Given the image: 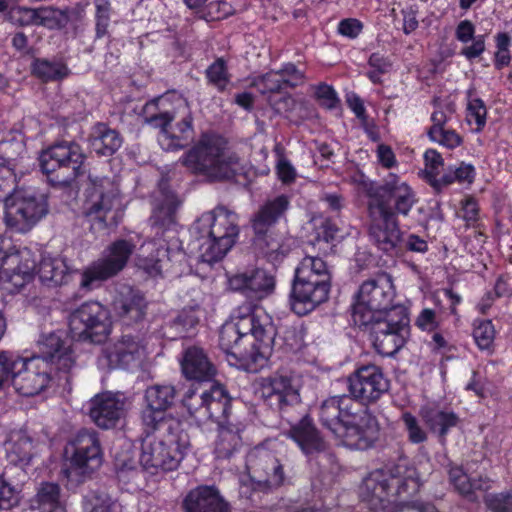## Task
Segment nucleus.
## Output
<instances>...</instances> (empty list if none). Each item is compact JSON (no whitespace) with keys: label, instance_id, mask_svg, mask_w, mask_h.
Returning <instances> with one entry per match:
<instances>
[{"label":"nucleus","instance_id":"25","mask_svg":"<svg viewBox=\"0 0 512 512\" xmlns=\"http://www.w3.org/2000/svg\"><path fill=\"white\" fill-rule=\"evenodd\" d=\"M331 283L295 277L290 304L298 315H306L328 299Z\"/></svg>","mask_w":512,"mask_h":512},{"label":"nucleus","instance_id":"19","mask_svg":"<svg viewBox=\"0 0 512 512\" xmlns=\"http://www.w3.org/2000/svg\"><path fill=\"white\" fill-rule=\"evenodd\" d=\"M228 322L244 333H250L256 341L273 345L276 330L271 317L263 308L245 302L233 310Z\"/></svg>","mask_w":512,"mask_h":512},{"label":"nucleus","instance_id":"41","mask_svg":"<svg viewBox=\"0 0 512 512\" xmlns=\"http://www.w3.org/2000/svg\"><path fill=\"white\" fill-rule=\"evenodd\" d=\"M7 455L12 463L28 464L34 455L35 442L25 430L13 431L7 443Z\"/></svg>","mask_w":512,"mask_h":512},{"label":"nucleus","instance_id":"12","mask_svg":"<svg viewBox=\"0 0 512 512\" xmlns=\"http://www.w3.org/2000/svg\"><path fill=\"white\" fill-rule=\"evenodd\" d=\"M69 329L76 340L103 343L112 331L110 313L101 303L87 301L70 314Z\"/></svg>","mask_w":512,"mask_h":512},{"label":"nucleus","instance_id":"11","mask_svg":"<svg viewBox=\"0 0 512 512\" xmlns=\"http://www.w3.org/2000/svg\"><path fill=\"white\" fill-rule=\"evenodd\" d=\"M134 249L135 244L129 240L120 239L113 242L100 258L81 271L80 288L91 291L102 282L116 276L124 269Z\"/></svg>","mask_w":512,"mask_h":512},{"label":"nucleus","instance_id":"17","mask_svg":"<svg viewBox=\"0 0 512 512\" xmlns=\"http://www.w3.org/2000/svg\"><path fill=\"white\" fill-rule=\"evenodd\" d=\"M380 427L374 415L357 406L336 438L349 448L366 450L379 438Z\"/></svg>","mask_w":512,"mask_h":512},{"label":"nucleus","instance_id":"59","mask_svg":"<svg viewBox=\"0 0 512 512\" xmlns=\"http://www.w3.org/2000/svg\"><path fill=\"white\" fill-rule=\"evenodd\" d=\"M96 7V33L98 37L106 34L110 20V1L94 0Z\"/></svg>","mask_w":512,"mask_h":512},{"label":"nucleus","instance_id":"33","mask_svg":"<svg viewBox=\"0 0 512 512\" xmlns=\"http://www.w3.org/2000/svg\"><path fill=\"white\" fill-rule=\"evenodd\" d=\"M113 308L116 315L129 325L144 318L147 302L141 293L128 288L114 299Z\"/></svg>","mask_w":512,"mask_h":512},{"label":"nucleus","instance_id":"43","mask_svg":"<svg viewBox=\"0 0 512 512\" xmlns=\"http://www.w3.org/2000/svg\"><path fill=\"white\" fill-rule=\"evenodd\" d=\"M295 277L331 283V271L318 256H305L295 269Z\"/></svg>","mask_w":512,"mask_h":512},{"label":"nucleus","instance_id":"13","mask_svg":"<svg viewBox=\"0 0 512 512\" xmlns=\"http://www.w3.org/2000/svg\"><path fill=\"white\" fill-rule=\"evenodd\" d=\"M369 325L377 352L383 356H392L403 347L409 334L407 309L402 305H395L385 313V317L377 318Z\"/></svg>","mask_w":512,"mask_h":512},{"label":"nucleus","instance_id":"38","mask_svg":"<svg viewBox=\"0 0 512 512\" xmlns=\"http://www.w3.org/2000/svg\"><path fill=\"white\" fill-rule=\"evenodd\" d=\"M288 436L298 444L305 454L324 449V441L309 417H303L299 423L292 426Z\"/></svg>","mask_w":512,"mask_h":512},{"label":"nucleus","instance_id":"53","mask_svg":"<svg viewBox=\"0 0 512 512\" xmlns=\"http://www.w3.org/2000/svg\"><path fill=\"white\" fill-rule=\"evenodd\" d=\"M402 422L407 432L408 440L413 444H420L427 440V432L419 420L409 412L402 414Z\"/></svg>","mask_w":512,"mask_h":512},{"label":"nucleus","instance_id":"8","mask_svg":"<svg viewBox=\"0 0 512 512\" xmlns=\"http://www.w3.org/2000/svg\"><path fill=\"white\" fill-rule=\"evenodd\" d=\"M395 287L387 273H380L364 281L356 294L352 306V319L355 325L369 326L375 319L385 317L393 307Z\"/></svg>","mask_w":512,"mask_h":512},{"label":"nucleus","instance_id":"63","mask_svg":"<svg viewBox=\"0 0 512 512\" xmlns=\"http://www.w3.org/2000/svg\"><path fill=\"white\" fill-rule=\"evenodd\" d=\"M462 218L468 226H477L479 220V206L472 196H466L462 201Z\"/></svg>","mask_w":512,"mask_h":512},{"label":"nucleus","instance_id":"29","mask_svg":"<svg viewBox=\"0 0 512 512\" xmlns=\"http://www.w3.org/2000/svg\"><path fill=\"white\" fill-rule=\"evenodd\" d=\"M355 408L357 404L352 397H330L324 400L319 408L320 422L337 437Z\"/></svg>","mask_w":512,"mask_h":512},{"label":"nucleus","instance_id":"51","mask_svg":"<svg viewBox=\"0 0 512 512\" xmlns=\"http://www.w3.org/2000/svg\"><path fill=\"white\" fill-rule=\"evenodd\" d=\"M350 180L354 185H356L360 192L364 193L369 198L368 205L373 204L374 202L381 203L379 198L381 185H376L361 172L354 173L350 177Z\"/></svg>","mask_w":512,"mask_h":512},{"label":"nucleus","instance_id":"47","mask_svg":"<svg viewBox=\"0 0 512 512\" xmlns=\"http://www.w3.org/2000/svg\"><path fill=\"white\" fill-rule=\"evenodd\" d=\"M68 15L60 9L53 7L38 8L37 25L48 29H60L67 25Z\"/></svg>","mask_w":512,"mask_h":512},{"label":"nucleus","instance_id":"22","mask_svg":"<svg viewBox=\"0 0 512 512\" xmlns=\"http://www.w3.org/2000/svg\"><path fill=\"white\" fill-rule=\"evenodd\" d=\"M146 356L147 348L143 339L134 335H123L103 349V359L111 368L137 369L141 367Z\"/></svg>","mask_w":512,"mask_h":512},{"label":"nucleus","instance_id":"3","mask_svg":"<svg viewBox=\"0 0 512 512\" xmlns=\"http://www.w3.org/2000/svg\"><path fill=\"white\" fill-rule=\"evenodd\" d=\"M421 480L416 467L406 459L372 471L360 486V498L371 510H386L398 498L418 492Z\"/></svg>","mask_w":512,"mask_h":512},{"label":"nucleus","instance_id":"21","mask_svg":"<svg viewBox=\"0 0 512 512\" xmlns=\"http://www.w3.org/2000/svg\"><path fill=\"white\" fill-rule=\"evenodd\" d=\"M368 215L371 240L385 252L393 250L400 240V229L395 213L383 204L374 202L368 206Z\"/></svg>","mask_w":512,"mask_h":512},{"label":"nucleus","instance_id":"45","mask_svg":"<svg viewBox=\"0 0 512 512\" xmlns=\"http://www.w3.org/2000/svg\"><path fill=\"white\" fill-rule=\"evenodd\" d=\"M33 73L44 81L62 79L68 75V68L62 63H53L44 59L33 62Z\"/></svg>","mask_w":512,"mask_h":512},{"label":"nucleus","instance_id":"2","mask_svg":"<svg viewBox=\"0 0 512 512\" xmlns=\"http://www.w3.org/2000/svg\"><path fill=\"white\" fill-rule=\"evenodd\" d=\"M145 122L160 129L158 141L166 151L180 150L194 136V118L188 101L177 93H166L144 106Z\"/></svg>","mask_w":512,"mask_h":512},{"label":"nucleus","instance_id":"31","mask_svg":"<svg viewBox=\"0 0 512 512\" xmlns=\"http://www.w3.org/2000/svg\"><path fill=\"white\" fill-rule=\"evenodd\" d=\"M300 378L295 374H277L263 384V394L275 398L280 408L300 401Z\"/></svg>","mask_w":512,"mask_h":512},{"label":"nucleus","instance_id":"28","mask_svg":"<svg viewBox=\"0 0 512 512\" xmlns=\"http://www.w3.org/2000/svg\"><path fill=\"white\" fill-rule=\"evenodd\" d=\"M126 398L121 394L103 393L91 401L90 417L101 428L109 429L126 413Z\"/></svg>","mask_w":512,"mask_h":512},{"label":"nucleus","instance_id":"60","mask_svg":"<svg viewBox=\"0 0 512 512\" xmlns=\"http://www.w3.org/2000/svg\"><path fill=\"white\" fill-rule=\"evenodd\" d=\"M435 106L436 110L431 115V121L433 122L431 128H444V124L455 111L454 105L452 102L442 104L441 102L435 101Z\"/></svg>","mask_w":512,"mask_h":512},{"label":"nucleus","instance_id":"54","mask_svg":"<svg viewBox=\"0 0 512 512\" xmlns=\"http://www.w3.org/2000/svg\"><path fill=\"white\" fill-rule=\"evenodd\" d=\"M253 85L263 94L279 92L284 89L283 76L279 71H270L257 77L253 81Z\"/></svg>","mask_w":512,"mask_h":512},{"label":"nucleus","instance_id":"7","mask_svg":"<svg viewBox=\"0 0 512 512\" xmlns=\"http://www.w3.org/2000/svg\"><path fill=\"white\" fill-rule=\"evenodd\" d=\"M49 212L47 195L35 188L14 190L3 205V223L12 232L25 234Z\"/></svg>","mask_w":512,"mask_h":512},{"label":"nucleus","instance_id":"55","mask_svg":"<svg viewBox=\"0 0 512 512\" xmlns=\"http://www.w3.org/2000/svg\"><path fill=\"white\" fill-rule=\"evenodd\" d=\"M476 177L475 167L471 164L462 162L458 167L451 170V173L442 177L443 184L448 185L457 181L461 184H471Z\"/></svg>","mask_w":512,"mask_h":512},{"label":"nucleus","instance_id":"49","mask_svg":"<svg viewBox=\"0 0 512 512\" xmlns=\"http://www.w3.org/2000/svg\"><path fill=\"white\" fill-rule=\"evenodd\" d=\"M21 357L10 351H0V385H12L13 374L20 364Z\"/></svg>","mask_w":512,"mask_h":512},{"label":"nucleus","instance_id":"26","mask_svg":"<svg viewBox=\"0 0 512 512\" xmlns=\"http://www.w3.org/2000/svg\"><path fill=\"white\" fill-rule=\"evenodd\" d=\"M380 202L390 211L407 217L410 211L418 202L415 192L396 174L389 173L381 185Z\"/></svg>","mask_w":512,"mask_h":512},{"label":"nucleus","instance_id":"5","mask_svg":"<svg viewBox=\"0 0 512 512\" xmlns=\"http://www.w3.org/2000/svg\"><path fill=\"white\" fill-rule=\"evenodd\" d=\"M182 164L195 173L214 179H230L244 171L240 157L216 134L204 133L181 157Z\"/></svg>","mask_w":512,"mask_h":512},{"label":"nucleus","instance_id":"36","mask_svg":"<svg viewBox=\"0 0 512 512\" xmlns=\"http://www.w3.org/2000/svg\"><path fill=\"white\" fill-rule=\"evenodd\" d=\"M31 508L37 512H66V500L58 484L41 483L31 500Z\"/></svg>","mask_w":512,"mask_h":512},{"label":"nucleus","instance_id":"18","mask_svg":"<svg viewBox=\"0 0 512 512\" xmlns=\"http://www.w3.org/2000/svg\"><path fill=\"white\" fill-rule=\"evenodd\" d=\"M176 390L172 385H152L144 393V406L141 411V421L145 430L155 432L167 422L173 420L167 418L166 411L174 404Z\"/></svg>","mask_w":512,"mask_h":512},{"label":"nucleus","instance_id":"20","mask_svg":"<svg viewBox=\"0 0 512 512\" xmlns=\"http://www.w3.org/2000/svg\"><path fill=\"white\" fill-rule=\"evenodd\" d=\"M349 392L353 399L369 404L377 401L389 389L382 369L374 364L357 368L349 377Z\"/></svg>","mask_w":512,"mask_h":512},{"label":"nucleus","instance_id":"10","mask_svg":"<svg viewBox=\"0 0 512 512\" xmlns=\"http://www.w3.org/2000/svg\"><path fill=\"white\" fill-rule=\"evenodd\" d=\"M252 339L250 333H244L227 321L220 330L219 346L226 353L228 361L231 362L232 358L241 366L256 369L266 363L272 346L260 342L256 345Z\"/></svg>","mask_w":512,"mask_h":512},{"label":"nucleus","instance_id":"34","mask_svg":"<svg viewBox=\"0 0 512 512\" xmlns=\"http://www.w3.org/2000/svg\"><path fill=\"white\" fill-rule=\"evenodd\" d=\"M186 512H227L228 506L213 487H199L184 500Z\"/></svg>","mask_w":512,"mask_h":512},{"label":"nucleus","instance_id":"50","mask_svg":"<svg viewBox=\"0 0 512 512\" xmlns=\"http://www.w3.org/2000/svg\"><path fill=\"white\" fill-rule=\"evenodd\" d=\"M206 76L210 84L219 91H224L230 82L226 64L223 59H217L206 70Z\"/></svg>","mask_w":512,"mask_h":512},{"label":"nucleus","instance_id":"48","mask_svg":"<svg viewBox=\"0 0 512 512\" xmlns=\"http://www.w3.org/2000/svg\"><path fill=\"white\" fill-rule=\"evenodd\" d=\"M258 241V245L271 262L279 261L289 251L288 245L284 244L278 237H273L272 235L259 238Z\"/></svg>","mask_w":512,"mask_h":512},{"label":"nucleus","instance_id":"1","mask_svg":"<svg viewBox=\"0 0 512 512\" xmlns=\"http://www.w3.org/2000/svg\"><path fill=\"white\" fill-rule=\"evenodd\" d=\"M183 406L198 423L212 421L218 425L215 452L218 458H227L242 445L241 433L245 426L229 419L231 400L226 389L220 384L209 387L198 386L186 392Z\"/></svg>","mask_w":512,"mask_h":512},{"label":"nucleus","instance_id":"44","mask_svg":"<svg viewBox=\"0 0 512 512\" xmlns=\"http://www.w3.org/2000/svg\"><path fill=\"white\" fill-rule=\"evenodd\" d=\"M122 145V139L118 132L98 125L90 142L92 151L101 156H110Z\"/></svg>","mask_w":512,"mask_h":512},{"label":"nucleus","instance_id":"23","mask_svg":"<svg viewBox=\"0 0 512 512\" xmlns=\"http://www.w3.org/2000/svg\"><path fill=\"white\" fill-rule=\"evenodd\" d=\"M50 381L47 365L39 357L22 358L12 378L15 391L23 396H34L43 391Z\"/></svg>","mask_w":512,"mask_h":512},{"label":"nucleus","instance_id":"16","mask_svg":"<svg viewBox=\"0 0 512 512\" xmlns=\"http://www.w3.org/2000/svg\"><path fill=\"white\" fill-rule=\"evenodd\" d=\"M0 250V278L19 289L29 282L36 268V253L28 247L11 246L9 240L2 237Z\"/></svg>","mask_w":512,"mask_h":512},{"label":"nucleus","instance_id":"35","mask_svg":"<svg viewBox=\"0 0 512 512\" xmlns=\"http://www.w3.org/2000/svg\"><path fill=\"white\" fill-rule=\"evenodd\" d=\"M181 368L188 379L207 381L215 375L213 364L199 347H190L185 351Z\"/></svg>","mask_w":512,"mask_h":512},{"label":"nucleus","instance_id":"52","mask_svg":"<svg viewBox=\"0 0 512 512\" xmlns=\"http://www.w3.org/2000/svg\"><path fill=\"white\" fill-rule=\"evenodd\" d=\"M449 479L461 495L469 500L476 498L473 491V484L461 467H451L449 470Z\"/></svg>","mask_w":512,"mask_h":512},{"label":"nucleus","instance_id":"30","mask_svg":"<svg viewBox=\"0 0 512 512\" xmlns=\"http://www.w3.org/2000/svg\"><path fill=\"white\" fill-rule=\"evenodd\" d=\"M274 285L273 276L263 269L238 273L229 278V286L232 290L242 291L256 299H262L272 293Z\"/></svg>","mask_w":512,"mask_h":512},{"label":"nucleus","instance_id":"37","mask_svg":"<svg viewBox=\"0 0 512 512\" xmlns=\"http://www.w3.org/2000/svg\"><path fill=\"white\" fill-rule=\"evenodd\" d=\"M290 200L286 195H280L268 200L254 216L253 229L255 233L265 235L268 229L274 225L287 211Z\"/></svg>","mask_w":512,"mask_h":512},{"label":"nucleus","instance_id":"46","mask_svg":"<svg viewBox=\"0 0 512 512\" xmlns=\"http://www.w3.org/2000/svg\"><path fill=\"white\" fill-rule=\"evenodd\" d=\"M120 505L104 493H91L85 497V512H120Z\"/></svg>","mask_w":512,"mask_h":512},{"label":"nucleus","instance_id":"42","mask_svg":"<svg viewBox=\"0 0 512 512\" xmlns=\"http://www.w3.org/2000/svg\"><path fill=\"white\" fill-rule=\"evenodd\" d=\"M178 201L172 192L162 191L161 199H157L153 214L151 217L152 225L156 228V235L160 230L166 231L174 224L175 211Z\"/></svg>","mask_w":512,"mask_h":512},{"label":"nucleus","instance_id":"27","mask_svg":"<svg viewBox=\"0 0 512 512\" xmlns=\"http://www.w3.org/2000/svg\"><path fill=\"white\" fill-rule=\"evenodd\" d=\"M119 190L117 185L107 177L90 180L86 190L84 211L87 216L96 215L100 222L118 203Z\"/></svg>","mask_w":512,"mask_h":512},{"label":"nucleus","instance_id":"9","mask_svg":"<svg viewBox=\"0 0 512 512\" xmlns=\"http://www.w3.org/2000/svg\"><path fill=\"white\" fill-rule=\"evenodd\" d=\"M67 478L85 477L102 464V449L95 431L82 430L66 445L64 450Z\"/></svg>","mask_w":512,"mask_h":512},{"label":"nucleus","instance_id":"57","mask_svg":"<svg viewBox=\"0 0 512 512\" xmlns=\"http://www.w3.org/2000/svg\"><path fill=\"white\" fill-rule=\"evenodd\" d=\"M467 114L466 121L474 132L480 131V96L475 88L468 91L467 94Z\"/></svg>","mask_w":512,"mask_h":512},{"label":"nucleus","instance_id":"39","mask_svg":"<svg viewBox=\"0 0 512 512\" xmlns=\"http://www.w3.org/2000/svg\"><path fill=\"white\" fill-rule=\"evenodd\" d=\"M419 414L429 429L438 433L441 438H445L449 430L459 421L454 412L430 405L421 407Z\"/></svg>","mask_w":512,"mask_h":512},{"label":"nucleus","instance_id":"6","mask_svg":"<svg viewBox=\"0 0 512 512\" xmlns=\"http://www.w3.org/2000/svg\"><path fill=\"white\" fill-rule=\"evenodd\" d=\"M157 436L147 435L142 441L141 466L151 473L175 470L189 447V436L178 420L162 426Z\"/></svg>","mask_w":512,"mask_h":512},{"label":"nucleus","instance_id":"56","mask_svg":"<svg viewBox=\"0 0 512 512\" xmlns=\"http://www.w3.org/2000/svg\"><path fill=\"white\" fill-rule=\"evenodd\" d=\"M428 137L431 141L448 149H454L462 142L461 137L454 130H447L445 128H430L428 130Z\"/></svg>","mask_w":512,"mask_h":512},{"label":"nucleus","instance_id":"15","mask_svg":"<svg viewBox=\"0 0 512 512\" xmlns=\"http://www.w3.org/2000/svg\"><path fill=\"white\" fill-rule=\"evenodd\" d=\"M281 450L282 445L277 441H267L249 452L246 466L252 481L268 488H277L284 483Z\"/></svg>","mask_w":512,"mask_h":512},{"label":"nucleus","instance_id":"58","mask_svg":"<svg viewBox=\"0 0 512 512\" xmlns=\"http://www.w3.org/2000/svg\"><path fill=\"white\" fill-rule=\"evenodd\" d=\"M9 16L11 21L20 26L37 25L38 8L23 6L11 7Z\"/></svg>","mask_w":512,"mask_h":512},{"label":"nucleus","instance_id":"14","mask_svg":"<svg viewBox=\"0 0 512 512\" xmlns=\"http://www.w3.org/2000/svg\"><path fill=\"white\" fill-rule=\"evenodd\" d=\"M84 160L85 155L77 143L61 142L44 150L39 157V164L43 173H57L55 181L69 185L84 173Z\"/></svg>","mask_w":512,"mask_h":512},{"label":"nucleus","instance_id":"40","mask_svg":"<svg viewBox=\"0 0 512 512\" xmlns=\"http://www.w3.org/2000/svg\"><path fill=\"white\" fill-rule=\"evenodd\" d=\"M70 269L64 258L45 255L42 257L38 274L43 283L48 285H62L70 278Z\"/></svg>","mask_w":512,"mask_h":512},{"label":"nucleus","instance_id":"24","mask_svg":"<svg viewBox=\"0 0 512 512\" xmlns=\"http://www.w3.org/2000/svg\"><path fill=\"white\" fill-rule=\"evenodd\" d=\"M183 258L184 253L178 249L172 251L165 239L154 238L141 246L139 267L151 277H157L170 271L171 261Z\"/></svg>","mask_w":512,"mask_h":512},{"label":"nucleus","instance_id":"62","mask_svg":"<svg viewBox=\"0 0 512 512\" xmlns=\"http://www.w3.org/2000/svg\"><path fill=\"white\" fill-rule=\"evenodd\" d=\"M315 96L320 104L328 109L335 108L339 103L336 92L327 84H319L316 86Z\"/></svg>","mask_w":512,"mask_h":512},{"label":"nucleus","instance_id":"64","mask_svg":"<svg viewBox=\"0 0 512 512\" xmlns=\"http://www.w3.org/2000/svg\"><path fill=\"white\" fill-rule=\"evenodd\" d=\"M486 503L492 512H512V494L492 495Z\"/></svg>","mask_w":512,"mask_h":512},{"label":"nucleus","instance_id":"4","mask_svg":"<svg viewBox=\"0 0 512 512\" xmlns=\"http://www.w3.org/2000/svg\"><path fill=\"white\" fill-rule=\"evenodd\" d=\"M194 245L202 262L221 260L239 235L238 216L224 206L203 213L193 224Z\"/></svg>","mask_w":512,"mask_h":512},{"label":"nucleus","instance_id":"32","mask_svg":"<svg viewBox=\"0 0 512 512\" xmlns=\"http://www.w3.org/2000/svg\"><path fill=\"white\" fill-rule=\"evenodd\" d=\"M39 357L48 365L51 363L58 370L69 371L75 363L70 346L62 340V333H50L39 341Z\"/></svg>","mask_w":512,"mask_h":512},{"label":"nucleus","instance_id":"61","mask_svg":"<svg viewBox=\"0 0 512 512\" xmlns=\"http://www.w3.org/2000/svg\"><path fill=\"white\" fill-rule=\"evenodd\" d=\"M115 466L117 469L118 478L121 481H126L130 478L134 479L141 472L135 462L130 458L115 457Z\"/></svg>","mask_w":512,"mask_h":512}]
</instances>
